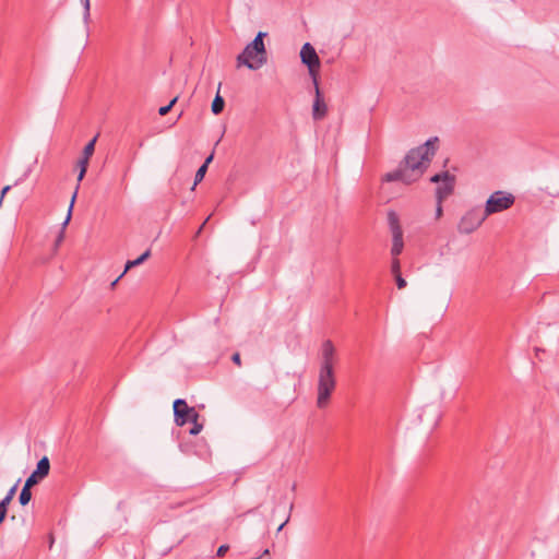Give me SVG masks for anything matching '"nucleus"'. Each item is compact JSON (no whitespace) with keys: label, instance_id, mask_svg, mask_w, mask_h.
<instances>
[{"label":"nucleus","instance_id":"nucleus-1","mask_svg":"<svg viewBox=\"0 0 559 559\" xmlns=\"http://www.w3.org/2000/svg\"><path fill=\"white\" fill-rule=\"evenodd\" d=\"M439 139H428L424 144L412 148L400 163L399 167L384 175L383 180L388 182L402 181L411 185L417 181L427 169L431 158L436 154Z\"/></svg>","mask_w":559,"mask_h":559},{"label":"nucleus","instance_id":"nucleus-2","mask_svg":"<svg viewBox=\"0 0 559 559\" xmlns=\"http://www.w3.org/2000/svg\"><path fill=\"white\" fill-rule=\"evenodd\" d=\"M337 361L336 349L330 340H325L321 345L320 368L318 376V396L317 406L324 408L336 388V378L334 366Z\"/></svg>","mask_w":559,"mask_h":559},{"label":"nucleus","instance_id":"nucleus-3","mask_svg":"<svg viewBox=\"0 0 559 559\" xmlns=\"http://www.w3.org/2000/svg\"><path fill=\"white\" fill-rule=\"evenodd\" d=\"M266 32H259L241 53L237 56L238 66H245L250 70H259L267 62V51L264 45Z\"/></svg>","mask_w":559,"mask_h":559},{"label":"nucleus","instance_id":"nucleus-4","mask_svg":"<svg viewBox=\"0 0 559 559\" xmlns=\"http://www.w3.org/2000/svg\"><path fill=\"white\" fill-rule=\"evenodd\" d=\"M191 424L188 432L192 436L199 435L203 429V421H200V414L195 407L189 406L183 399H177V427Z\"/></svg>","mask_w":559,"mask_h":559},{"label":"nucleus","instance_id":"nucleus-5","mask_svg":"<svg viewBox=\"0 0 559 559\" xmlns=\"http://www.w3.org/2000/svg\"><path fill=\"white\" fill-rule=\"evenodd\" d=\"M514 202L515 198L512 193L502 190L495 191L487 199L484 213L488 217L510 209Z\"/></svg>","mask_w":559,"mask_h":559},{"label":"nucleus","instance_id":"nucleus-6","mask_svg":"<svg viewBox=\"0 0 559 559\" xmlns=\"http://www.w3.org/2000/svg\"><path fill=\"white\" fill-rule=\"evenodd\" d=\"M486 218L487 216L480 207H474L461 217L457 224V230L460 234H472L484 223Z\"/></svg>","mask_w":559,"mask_h":559},{"label":"nucleus","instance_id":"nucleus-7","mask_svg":"<svg viewBox=\"0 0 559 559\" xmlns=\"http://www.w3.org/2000/svg\"><path fill=\"white\" fill-rule=\"evenodd\" d=\"M388 224L390 231L392 234V248H391V255L392 257H399L404 248V240H403V229L400 224V217L396 212L389 211L388 212Z\"/></svg>","mask_w":559,"mask_h":559},{"label":"nucleus","instance_id":"nucleus-8","mask_svg":"<svg viewBox=\"0 0 559 559\" xmlns=\"http://www.w3.org/2000/svg\"><path fill=\"white\" fill-rule=\"evenodd\" d=\"M300 59L304 64L308 67L309 74L314 82V78L318 79V71L320 68L319 56L310 43L304 44L300 50Z\"/></svg>","mask_w":559,"mask_h":559},{"label":"nucleus","instance_id":"nucleus-9","mask_svg":"<svg viewBox=\"0 0 559 559\" xmlns=\"http://www.w3.org/2000/svg\"><path fill=\"white\" fill-rule=\"evenodd\" d=\"M313 86H314V99H313V104H312V118L316 121H320L326 116L328 106L323 99L317 78H314Z\"/></svg>","mask_w":559,"mask_h":559},{"label":"nucleus","instance_id":"nucleus-10","mask_svg":"<svg viewBox=\"0 0 559 559\" xmlns=\"http://www.w3.org/2000/svg\"><path fill=\"white\" fill-rule=\"evenodd\" d=\"M455 185V176L450 175L447 179H444L440 186L436 189V198L438 203H442V201L448 198L454 190Z\"/></svg>","mask_w":559,"mask_h":559},{"label":"nucleus","instance_id":"nucleus-11","mask_svg":"<svg viewBox=\"0 0 559 559\" xmlns=\"http://www.w3.org/2000/svg\"><path fill=\"white\" fill-rule=\"evenodd\" d=\"M17 488V483L10 488L5 497L0 501V524L5 519L8 507L10 502L12 501Z\"/></svg>","mask_w":559,"mask_h":559},{"label":"nucleus","instance_id":"nucleus-12","mask_svg":"<svg viewBox=\"0 0 559 559\" xmlns=\"http://www.w3.org/2000/svg\"><path fill=\"white\" fill-rule=\"evenodd\" d=\"M75 199H76V191H74V193H73V195L71 198V202H70V206H69V210H68L67 217H66L64 222L62 223V229H61V231L59 233V235H58V237L56 239V242H55V247L56 248H58L60 246V243L63 241L64 228H66V226L69 224V222L71 219L72 209H73Z\"/></svg>","mask_w":559,"mask_h":559},{"label":"nucleus","instance_id":"nucleus-13","mask_svg":"<svg viewBox=\"0 0 559 559\" xmlns=\"http://www.w3.org/2000/svg\"><path fill=\"white\" fill-rule=\"evenodd\" d=\"M151 255V251L150 250H146L144 253H142L138 259L135 260H129L127 263H126V266H124V270L123 272L120 274V277H123L124 274L132 267L134 266H138L140 264H142L146 259H148V257Z\"/></svg>","mask_w":559,"mask_h":559},{"label":"nucleus","instance_id":"nucleus-14","mask_svg":"<svg viewBox=\"0 0 559 559\" xmlns=\"http://www.w3.org/2000/svg\"><path fill=\"white\" fill-rule=\"evenodd\" d=\"M50 471V463L47 456L41 457L36 466V475L40 476L43 479L48 476Z\"/></svg>","mask_w":559,"mask_h":559},{"label":"nucleus","instance_id":"nucleus-15","mask_svg":"<svg viewBox=\"0 0 559 559\" xmlns=\"http://www.w3.org/2000/svg\"><path fill=\"white\" fill-rule=\"evenodd\" d=\"M225 100L224 98L217 93L212 102V112L214 115H219L224 110Z\"/></svg>","mask_w":559,"mask_h":559},{"label":"nucleus","instance_id":"nucleus-16","mask_svg":"<svg viewBox=\"0 0 559 559\" xmlns=\"http://www.w3.org/2000/svg\"><path fill=\"white\" fill-rule=\"evenodd\" d=\"M97 141V135L94 136L83 148L82 157L91 158L95 151V144Z\"/></svg>","mask_w":559,"mask_h":559},{"label":"nucleus","instance_id":"nucleus-17","mask_svg":"<svg viewBox=\"0 0 559 559\" xmlns=\"http://www.w3.org/2000/svg\"><path fill=\"white\" fill-rule=\"evenodd\" d=\"M32 498L31 488L27 486H24L21 490L19 501L22 506H26Z\"/></svg>","mask_w":559,"mask_h":559},{"label":"nucleus","instance_id":"nucleus-18","mask_svg":"<svg viewBox=\"0 0 559 559\" xmlns=\"http://www.w3.org/2000/svg\"><path fill=\"white\" fill-rule=\"evenodd\" d=\"M83 5V22L85 25H88L91 17V2L90 0H81Z\"/></svg>","mask_w":559,"mask_h":559},{"label":"nucleus","instance_id":"nucleus-19","mask_svg":"<svg viewBox=\"0 0 559 559\" xmlns=\"http://www.w3.org/2000/svg\"><path fill=\"white\" fill-rule=\"evenodd\" d=\"M206 171H207L206 164H202V165L199 167V169L197 170V173H195V176H194V183H193V186H192V188H191V189H193V188H194V186H197L199 182H201V181L203 180V178H204V176H205Z\"/></svg>","mask_w":559,"mask_h":559},{"label":"nucleus","instance_id":"nucleus-20","mask_svg":"<svg viewBox=\"0 0 559 559\" xmlns=\"http://www.w3.org/2000/svg\"><path fill=\"white\" fill-rule=\"evenodd\" d=\"M40 480H43V478L40 476L36 475V472L34 471L31 474V476L26 479L24 486L32 488L33 486L38 484Z\"/></svg>","mask_w":559,"mask_h":559},{"label":"nucleus","instance_id":"nucleus-21","mask_svg":"<svg viewBox=\"0 0 559 559\" xmlns=\"http://www.w3.org/2000/svg\"><path fill=\"white\" fill-rule=\"evenodd\" d=\"M451 174L449 171H442V173H439V174H436L433 175L431 178H430V181L433 182V183H440L442 182L444 179H447Z\"/></svg>","mask_w":559,"mask_h":559},{"label":"nucleus","instance_id":"nucleus-22","mask_svg":"<svg viewBox=\"0 0 559 559\" xmlns=\"http://www.w3.org/2000/svg\"><path fill=\"white\" fill-rule=\"evenodd\" d=\"M391 272L394 276L401 274V263L397 257H392Z\"/></svg>","mask_w":559,"mask_h":559},{"label":"nucleus","instance_id":"nucleus-23","mask_svg":"<svg viewBox=\"0 0 559 559\" xmlns=\"http://www.w3.org/2000/svg\"><path fill=\"white\" fill-rule=\"evenodd\" d=\"M394 277H395V283H396V286L399 289H403L406 287L407 283L401 274H397Z\"/></svg>","mask_w":559,"mask_h":559},{"label":"nucleus","instance_id":"nucleus-24","mask_svg":"<svg viewBox=\"0 0 559 559\" xmlns=\"http://www.w3.org/2000/svg\"><path fill=\"white\" fill-rule=\"evenodd\" d=\"M88 162H90L88 158H85V157L81 156L80 159L78 160V167L80 168V170L86 171L87 170V166H88Z\"/></svg>","mask_w":559,"mask_h":559},{"label":"nucleus","instance_id":"nucleus-25","mask_svg":"<svg viewBox=\"0 0 559 559\" xmlns=\"http://www.w3.org/2000/svg\"><path fill=\"white\" fill-rule=\"evenodd\" d=\"M229 546L228 545H221L216 551V556L218 558H222L225 556V554L228 551Z\"/></svg>","mask_w":559,"mask_h":559},{"label":"nucleus","instance_id":"nucleus-26","mask_svg":"<svg viewBox=\"0 0 559 559\" xmlns=\"http://www.w3.org/2000/svg\"><path fill=\"white\" fill-rule=\"evenodd\" d=\"M231 361L237 365V366H241V357H240V354L239 353H235L233 354L231 356Z\"/></svg>","mask_w":559,"mask_h":559},{"label":"nucleus","instance_id":"nucleus-27","mask_svg":"<svg viewBox=\"0 0 559 559\" xmlns=\"http://www.w3.org/2000/svg\"><path fill=\"white\" fill-rule=\"evenodd\" d=\"M171 110L170 106L169 105H166V106H163L158 109V114L160 116H165L166 114H168L169 111Z\"/></svg>","mask_w":559,"mask_h":559},{"label":"nucleus","instance_id":"nucleus-28","mask_svg":"<svg viewBox=\"0 0 559 559\" xmlns=\"http://www.w3.org/2000/svg\"><path fill=\"white\" fill-rule=\"evenodd\" d=\"M86 171H83V170H80L79 171V175H78V185H76V188H75V191L78 192L79 188H80V182L83 180L84 176H85Z\"/></svg>","mask_w":559,"mask_h":559},{"label":"nucleus","instance_id":"nucleus-29","mask_svg":"<svg viewBox=\"0 0 559 559\" xmlns=\"http://www.w3.org/2000/svg\"><path fill=\"white\" fill-rule=\"evenodd\" d=\"M253 559H271L269 549H265L260 557H257V558H253Z\"/></svg>","mask_w":559,"mask_h":559},{"label":"nucleus","instance_id":"nucleus-30","mask_svg":"<svg viewBox=\"0 0 559 559\" xmlns=\"http://www.w3.org/2000/svg\"><path fill=\"white\" fill-rule=\"evenodd\" d=\"M442 215V206L441 203L437 202L436 216L439 218Z\"/></svg>","mask_w":559,"mask_h":559},{"label":"nucleus","instance_id":"nucleus-31","mask_svg":"<svg viewBox=\"0 0 559 559\" xmlns=\"http://www.w3.org/2000/svg\"><path fill=\"white\" fill-rule=\"evenodd\" d=\"M10 189H11V186L3 187L2 191H1V197L4 198V195L10 191Z\"/></svg>","mask_w":559,"mask_h":559},{"label":"nucleus","instance_id":"nucleus-32","mask_svg":"<svg viewBox=\"0 0 559 559\" xmlns=\"http://www.w3.org/2000/svg\"><path fill=\"white\" fill-rule=\"evenodd\" d=\"M213 160V154L209 155L203 164H206V168L209 167L210 163Z\"/></svg>","mask_w":559,"mask_h":559},{"label":"nucleus","instance_id":"nucleus-33","mask_svg":"<svg viewBox=\"0 0 559 559\" xmlns=\"http://www.w3.org/2000/svg\"><path fill=\"white\" fill-rule=\"evenodd\" d=\"M209 218H210V217H207V218H206V219L201 224V226L199 227V229H198V230H197V233H195V236H198V235L201 233L202 228L204 227V225L206 224V222L209 221Z\"/></svg>","mask_w":559,"mask_h":559},{"label":"nucleus","instance_id":"nucleus-34","mask_svg":"<svg viewBox=\"0 0 559 559\" xmlns=\"http://www.w3.org/2000/svg\"><path fill=\"white\" fill-rule=\"evenodd\" d=\"M289 518H287L277 528V532H281L283 530V527L287 524Z\"/></svg>","mask_w":559,"mask_h":559},{"label":"nucleus","instance_id":"nucleus-35","mask_svg":"<svg viewBox=\"0 0 559 559\" xmlns=\"http://www.w3.org/2000/svg\"><path fill=\"white\" fill-rule=\"evenodd\" d=\"M168 105L170 106L171 109L175 107V105H176L175 97L169 100Z\"/></svg>","mask_w":559,"mask_h":559},{"label":"nucleus","instance_id":"nucleus-36","mask_svg":"<svg viewBox=\"0 0 559 559\" xmlns=\"http://www.w3.org/2000/svg\"><path fill=\"white\" fill-rule=\"evenodd\" d=\"M120 275L118 276V278H116L112 283H111V287L116 286V284L118 283V281L120 280Z\"/></svg>","mask_w":559,"mask_h":559},{"label":"nucleus","instance_id":"nucleus-37","mask_svg":"<svg viewBox=\"0 0 559 559\" xmlns=\"http://www.w3.org/2000/svg\"><path fill=\"white\" fill-rule=\"evenodd\" d=\"M3 199H4V198L0 195V207L2 206Z\"/></svg>","mask_w":559,"mask_h":559},{"label":"nucleus","instance_id":"nucleus-38","mask_svg":"<svg viewBox=\"0 0 559 559\" xmlns=\"http://www.w3.org/2000/svg\"><path fill=\"white\" fill-rule=\"evenodd\" d=\"M180 117H181V114L177 115V116H176V119H177V120H179V119H180Z\"/></svg>","mask_w":559,"mask_h":559}]
</instances>
